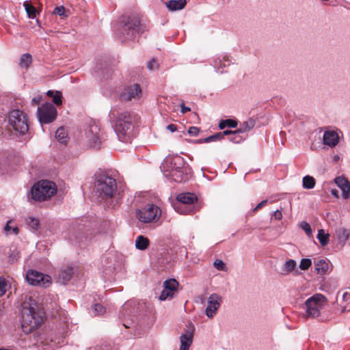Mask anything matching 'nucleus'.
<instances>
[{
	"label": "nucleus",
	"mask_w": 350,
	"mask_h": 350,
	"mask_svg": "<svg viewBox=\"0 0 350 350\" xmlns=\"http://www.w3.org/2000/svg\"><path fill=\"white\" fill-rule=\"evenodd\" d=\"M295 272H296L297 274H299L300 273L297 270Z\"/></svg>",
	"instance_id": "64"
},
{
	"label": "nucleus",
	"mask_w": 350,
	"mask_h": 350,
	"mask_svg": "<svg viewBox=\"0 0 350 350\" xmlns=\"http://www.w3.org/2000/svg\"><path fill=\"white\" fill-rule=\"evenodd\" d=\"M312 265V260L310 258H302L300 264L299 268L301 270L306 271L309 269V267Z\"/></svg>",
	"instance_id": "39"
},
{
	"label": "nucleus",
	"mask_w": 350,
	"mask_h": 350,
	"mask_svg": "<svg viewBox=\"0 0 350 350\" xmlns=\"http://www.w3.org/2000/svg\"><path fill=\"white\" fill-rule=\"evenodd\" d=\"M255 123V120L252 118L247 121H245L240 124V126L237 130V132H238V134L246 133L254 127Z\"/></svg>",
	"instance_id": "24"
},
{
	"label": "nucleus",
	"mask_w": 350,
	"mask_h": 350,
	"mask_svg": "<svg viewBox=\"0 0 350 350\" xmlns=\"http://www.w3.org/2000/svg\"><path fill=\"white\" fill-rule=\"evenodd\" d=\"M174 295V293L172 291H168V289L163 288V290L161 291L159 299L161 301H165L167 299H172Z\"/></svg>",
	"instance_id": "38"
},
{
	"label": "nucleus",
	"mask_w": 350,
	"mask_h": 350,
	"mask_svg": "<svg viewBox=\"0 0 350 350\" xmlns=\"http://www.w3.org/2000/svg\"><path fill=\"white\" fill-rule=\"evenodd\" d=\"M38 117L41 124L53 122L57 118V111L51 103H45L38 107Z\"/></svg>",
	"instance_id": "10"
},
{
	"label": "nucleus",
	"mask_w": 350,
	"mask_h": 350,
	"mask_svg": "<svg viewBox=\"0 0 350 350\" xmlns=\"http://www.w3.org/2000/svg\"><path fill=\"white\" fill-rule=\"evenodd\" d=\"M150 241L147 237L139 235L135 240V247L140 250H146L149 245Z\"/></svg>",
	"instance_id": "26"
},
{
	"label": "nucleus",
	"mask_w": 350,
	"mask_h": 350,
	"mask_svg": "<svg viewBox=\"0 0 350 350\" xmlns=\"http://www.w3.org/2000/svg\"><path fill=\"white\" fill-rule=\"evenodd\" d=\"M42 97L40 96H35L32 98L31 103L33 105H36L40 103Z\"/></svg>",
	"instance_id": "54"
},
{
	"label": "nucleus",
	"mask_w": 350,
	"mask_h": 350,
	"mask_svg": "<svg viewBox=\"0 0 350 350\" xmlns=\"http://www.w3.org/2000/svg\"><path fill=\"white\" fill-rule=\"evenodd\" d=\"M159 66V64H157V61L154 59H152L150 62L148 64V68L150 70H153L157 68Z\"/></svg>",
	"instance_id": "47"
},
{
	"label": "nucleus",
	"mask_w": 350,
	"mask_h": 350,
	"mask_svg": "<svg viewBox=\"0 0 350 350\" xmlns=\"http://www.w3.org/2000/svg\"><path fill=\"white\" fill-rule=\"evenodd\" d=\"M29 284L33 286L47 287L51 284V278L35 270H29L26 274Z\"/></svg>",
	"instance_id": "11"
},
{
	"label": "nucleus",
	"mask_w": 350,
	"mask_h": 350,
	"mask_svg": "<svg viewBox=\"0 0 350 350\" xmlns=\"http://www.w3.org/2000/svg\"><path fill=\"white\" fill-rule=\"evenodd\" d=\"M334 234L338 241V243L340 244L342 247L345 245L346 241L350 237L349 231L342 226L336 228Z\"/></svg>",
	"instance_id": "18"
},
{
	"label": "nucleus",
	"mask_w": 350,
	"mask_h": 350,
	"mask_svg": "<svg viewBox=\"0 0 350 350\" xmlns=\"http://www.w3.org/2000/svg\"><path fill=\"white\" fill-rule=\"evenodd\" d=\"M81 228H79V232L78 234H74L75 239L77 242L81 243L83 242V239L84 237L83 236V232H81Z\"/></svg>",
	"instance_id": "49"
},
{
	"label": "nucleus",
	"mask_w": 350,
	"mask_h": 350,
	"mask_svg": "<svg viewBox=\"0 0 350 350\" xmlns=\"http://www.w3.org/2000/svg\"><path fill=\"white\" fill-rule=\"evenodd\" d=\"M222 61H224L225 62H229L228 57L224 56L222 57V59L221 57H218L214 60L213 66L218 71H219V68H221L222 66H224V67L226 66V64L222 63Z\"/></svg>",
	"instance_id": "36"
},
{
	"label": "nucleus",
	"mask_w": 350,
	"mask_h": 350,
	"mask_svg": "<svg viewBox=\"0 0 350 350\" xmlns=\"http://www.w3.org/2000/svg\"><path fill=\"white\" fill-rule=\"evenodd\" d=\"M85 135L88 143L92 148H100L103 137L100 134V127L96 123H92L90 125Z\"/></svg>",
	"instance_id": "12"
},
{
	"label": "nucleus",
	"mask_w": 350,
	"mask_h": 350,
	"mask_svg": "<svg viewBox=\"0 0 350 350\" xmlns=\"http://www.w3.org/2000/svg\"><path fill=\"white\" fill-rule=\"evenodd\" d=\"M340 137L338 134L333 130L325 131L323 136V142L325 145L331 148L335 147L339 143Z\"/></svg>",
	"instance_id": "16"
},
{
	"label": "nucleus",
	"mask_w": 350,
	"mask_h": 350,
	"mask_svg": "<svg viewBox=\"0 0 350 350\" xmlns=\"http://www.w3.org/2000/svg\"><path fill=\"white\" fill-rule=\"evenodd\" d=\"M74 273L73 267L69 266L66 268L62 269L59 273V280L62 284H66L72 278Z\"/></svg>",
	"instance_id": "21"
},
{
	"label": "nucleus",
	"mask_w": 350,
	"mask_h": 350,
	"mask_svg": "<svg viewBox=\"0 0 350 350\" xmlns=\"http://www.w3.org/2000/svg\"><path fill=\"white\" fill-rule=\"evenodd\" d=\"M186 0H170L166 2V6L171 11L182 10L185 8Z\"/></svg>",
	"instance_id": "22"
},
{
	"label": "nucleus",
	"mask_w": 350,
	"mask_h": 350,
	"mask_svg": "<svg viewBox=\"0 0 350 350\" xmlns=\"http://www.w3.org/2000/svg\"><path fill=\"white\" fill-rule=\"evenodd\" d=\"M178 205H174V208L181 214L193 213L200 210V206L195 204L198 198L194 193H180L176 198Z\"/></svg>",
	"instance_id": "6"
},
{
	"label": "nucleus",
	"mask_w": 350,
	"mask_h": 350,
	"mask_svg": "<svg viewBox=\"0 0 350 350\" xmlns=\"http://www.w3.org/2000/svg\"><path fill=\"white\" fill-rule=\"evenodd\" d=\"M335 183L342 191V196L347 199L350 196V182L343 176H338L334 179Z\"/></svg>",
	"instance_id": "17"
},
{
	"label": "nucleus",
	"mask_w": 350,
	"mask_h": 350,
	"mask_svg": "<svg viewBox=\"0 0 350 350\" xmlns=\"http://www.w3.org/2000/svg\"><path fill=\"white\" fill-rule=\"evenodd\" d=\"M137 119L136 114L129 111L122 112L118 116L113 126L120 141L128 142L131 139Z\"/></svg>",
	"instance_id": "2"
},
{
	"label": "nucleus",
	"mask_w": 350,
	"mask_h": 350,
	"mask_svg": "<svg viewBox=\"0 0 350 350\" xmlns=\"http://www.w3.org/2000/svg\"><path fill=\"white\" fill-rule=\"evenodd\" d=\"M222 302V297L217 293L211 294L207 300V306L205 310L206 315L211 319L217 313Z\"/></svg>",
	"instance_id": "14"
},
{
	"label": "nucleus",
	"mask_w": 350,
	"mask_h": 350,
	"mask_svg": "<svg viewBox=\"0 0 350 350\" xmlns=\"http://www.w3.org/2000/svg\"><path fill=\"white\" fill-rule=\"evenodd\" d=\"M31 55L29 53L23 54L20 58L19 65L21 68L27 69L31 64Z\"/></svg>",
	"instance_id": "32"
},
{
	"label": "nucleus",
	"mask_w": 350,
	"mask_h": 350,
	"mask_svg": "<svg viewBox=\"0 0 350 350\" xmlns=\"http://www.w3.org/2000/svg\"><path fill=\"white\" fill-rule=\"evenodd\" d=\"M196 328L191 322L186 325L184 333L180 336V346L179 350H189L192 342Z\"/></svg>",
	"instance_id": "13"
},
{
	"label": "nucleus",
	"mask_w": 350,
	"mask_h": 350,
	"mask_svg": "<svg viewBox=\"0 0 350 350\" xmlns=\"http://www.w3.org/2000/svg\"><path fill=\"white\" fill-rule=\"evenodd\" d=\"M46 94L48 96L53 98V102L56 105H60L62 103V94L59 91H53V90H49L46 92Z\"/></svg>",
	"instance_id": "28"
},
{
	"label": "nucleus",
	"mask_w": 350,
	"mask_h": 350,
	"mask_svg": "<svg viewBox=\"0 0 350 350\" xmlns=\"http://www.w3.org/2000/svg\"><path fill=\"white\" fill-rule=\"evenodd\" d=\"M315 271L318 274L324 275L329 269V264L326 260L321 259L315 262Z\"/></svg>",
	"instance_id": "23"
},
{
	"label": "nucleus",
	"mask_w": 350,
	"mask_h": 350,
	"mask_svg": "<svg viewBox=\"0 0 350 350\" xmlns=\"http://www.w3.org/2000/svg\"><path fill=\"white\" fill-rule=\"evenodd\" d=\"M9 223H10V221H8L7 224L5 225V226L4 228V230L6 232H9L12 229V228L11 226H10Z\"/></svg>",
	"instance_id": "59"
},
{
	"label": "nucleus",
	"mask_w": 350,
	"mask_h": 350,
	"mask_svg": "<svg viewBox=\"0 0 350 350\" xmlns=\"http://www.w3.org/2000/svg\"><path fill=\"white\" fill-rule=\"evenodd\" d=\"M200 129L196 126H191L188 130V133L191 136H197L199 133Z\"/></svg>",
	"instance_id": "48"
},
{
	"label": "nucleus",
	"mask_w": 350,
	"mask_h": 350,
	"mask_svg": "<svg viewBox=\"0 0 350 350\" xmlns=\"http://www.w3.org/2000/svg\"><path fill=\"white\" fill-rule=\"evenodd\" d=\"M12 230L15 234H18L19 232V229L17 227L12 228Z\"/></svg>",
	"instance_id": "61"
},
{
	"label": "nucleus",
	"mask_w": 350,
	"mask_h": 350,
	"mask_svg": "<svg viewBox=\"0 0 350 350\" xmlns=\"http://www.w3.org/2000/svg\"><path fill=\"white\" fill-rule=\"evenodd\" d=\"M238 124L237 122L232 119L222 120L219 123V128L222 130L226 127L236 128Z\"/></svg>",
	"instance_id": "33"
},
{
	"label": "nucleus",
	"mask_w": 350,
	"mask_h": 350,
	"mask_svg": "<svg viewBox=\"0 0 350 350\" xmlns=\"http://www.w3.org/2000/svg\"><path fill=\"white\" fill-rule=\"evenodd\" d=\"M161 209L153 204H149L144 208L137 211V217L144 223H150L157 221L161 216Z\"/></svg>",
	"instance_id": "9"
},
{
	"label": "nucleus",
	"mask_w": 350,
	"mask_h": 350,
	"mask_svg": "<svg viewBox=\"0 0 350 350\" xmlns=\"http://www.w3.org/2000/svg\"><path fill=\"white\" fill-rule=\"evenodd\" d=\"M190 111H191V109L189 107H186L183 103L180 105V112L183 114H185V113Z\"/></svg>",
	"instance_id": "53"
},
{
	"label": "nucleus",
	"mask_w": 350,
	"mask_h": 350,
	"mask_svg": "<svg viewBox=\"0 0 350 350\" xmlns=\"http://www.w3.org/2000/svg\"><path fill=\"white\" fill-rule=\"evenodd\" d=\"M9 287L8 281L4 278L0 277V297L5 295Z\"/></svg>",
	"instance_id": "37"
},
{
	"label": "nucleus",
	"mask_w": 350,
	"mask_h": 350,
	"mask_svg": "<svg viewBox=\"0 0 350 350\" xmlns=\"http://www.w3.org/2000/svg\"><path fill=\"white\" fill-rule=\"evenodd\" d=\"M43 320V314L28 303H24L21 309V326L23 332L29 334L38 328Z\"/></svg>",
	"instance_id": "3"
},
{
	"label": "nucleus",
	"mask_w": 350,
	"mask_h": 350,
	"mask_svg": "<svg viewBox=\"0 0 350 350\" xmlns=\"http://www.w3.org/2000/svg\"><path fill=\"white\" fill-rule=\"evenodd\" d=\"M124 325L126 327H129V326H128L126 323H124Z\"/></svg>",
	"instance_id": "62"
},
{
	"label": "nucleus",
	"mask_w": 350,
	"mask_h": 350,
	"mask_svg": "<svg viewBox=\"0 0 350 350\" xmlns=\"http://www.w3.org/2000/svg\"><path fill=\"white\" fill-rule=\"evenodd\" d=\"M8 118L9 124L16 132L24 135L28 131L27 121L23 111L18 109L12 110L9 113Z\"/></svg>",
	"instance_id": "8"
},
{
	"label": "nucleus",
	"mask_w": 350,
	"mask_h": 350,
	"mask_svg": "<svg viewBox=\"0 0 350 350\" xmlns=\"http://www.w3.org/2000/svg\"><path fill=\"white\" fill-rule=\"evenodd\" d=\"M340 160V157L338 154H335L332 157V161L334 163H337Z\"/></svg>",
	"instance_id": "57"
},
{
	"label": "nucleus",
	"mask_w": 350,
	"mask_h": 350,
	"mask_svg": "<svg viewBox=\"0 0 350 350\" xmlns=\"http://www.w3.org/2000/svg\"><path fill=\"white\" fill-rule=\"evenodd\" d=\"M272 217L276 220H280L282 217V213L281 211L277 210L273 213Z\"/></svg>",
	"instance_id": "51"
},
{
	"label": "nucleus",
	"mask_w": 350,
	"mask_h": 350,
	"mask_svg": "<svg viewBox=\"0 0 350 350\" xmlns=\"http://www.w3.org/2000/svg\"><path fill=\"white\" fill-rule=\"evenodd\" d=\"M164 174L165 176L170 177L174 181L177 183L185 182L189 178L187 174L183 172V168L177 170L176 171L172 170L169 173Z\"/></svg>",
	"instance_id": "19"
},
{
	"label": "nucleus",
	"mask_w": 350,
	"mask_h": 350,
	"mask_svg": "<svg viewBox=\"0 0 350 350\" xmlns=\"http://www.w3.org/2000/svg\"><path fill=\"white\" fill-rule=\"evenodd\" d=\"M317 239L321 243V246H326L329 241V234L325 233L323 229H319L318 230Z\"/></svg>",
	"instance_id": "29"
},
{
	"label": "nucleus",
	"mask_w": 350,
	"mask_h": 350,
	"mask_svg": "<svg viewBox=\"0 0 350 350\" xmlns=\"http://www.w3.org/2000/svg\"><path fill=\"white\" fill-rule=\"evenodd\" d=\"M57 193L56 185L50 180H42L33 186L31 198L36 201H45Z\"/></svg>",
	"instance_id": "5"
},
{
	"label": "nucleus",
	"mask_w": 350,
	"mask_h": 350,
	"mask_svg": "<svg viewBox=\"0 0 350 350\" xmlns=\"http://www.w3.org/2000/svg\"><path fill=\"white\" fill-rule=\"evenodd\" d=\"M93 310L96 314H103L105 312V308L100 304H96L93 306Z\"/></svg>",
	"instance_id": "43"
},
{
	"label": "nucleus",
	"mask_w": 350,
	"mask_h": 350,
	"mask_svg": "<svg viewBox=\"0 0 350 350\" xmlns=\"http://www.w3.org/2000/svg\"><path fill=\"white\" fill-rule=\"evenodd\" d=\"M184 165L183 159L181 157H176L172 159L170 162L167 164V169L165 171V174L169 173L172 170L176 171L177 170H180L183 168ZM164 168L165 167L164 166Z\"/></svg>",
	"instance_id": "20"
},
{
	"label": "nucleus",
	"mask_w": 350,
	"mask_h": 350,
	"mask_svg": "<svg viewBox=\"0 0 350 350\" xmlns=\"http://www.w3.org/2000/svg\"><path fill=\"white\" fill-rule=\"evenodd\" d=\"M178 282L175 279H169L163 282V288L175 293L177 291Z\"/></svg>",
	"instance_id": "30"
},
{
	"label": "nucleus",
	"mask_w": 350,
	"mask_h": 350,
	"mask_svg": "<svg viewBox=\"0 0 350 350\" xmlns=\"http://www.w3.org/2000/svg\"><path fill=\"white\" fill-rule=\"evenodd\" d=\"M342 297L343 301H347L350 299V293L348 292H345L342 293Z\"/></svg>",
	"instance_id": "56"
},
{
	"label": "nucleus",
	"mask_w": 350,
	"mask_h": 350,
	"mask_svg": "<svg viewBox=\"0 0 350 350\" xmlns=\"http://www.w3.org/2000/svg\"><path fill=\"white\" fill-rule=\"evenodd\" d=\"M228 139L233 143H239L243 140V137L240 134L232 135L228 137Z\"/></svg>",
	"instance_id": "45"
},
{
	"label": "nucleus",
	"mask_w": 350,
	"mask_h": 350,
	"mask_svg": "<svg viewBox=\"0 0 350 350\" xmlns=\"http://www.w3.org/2000/svg\"><path fill=\"white\" fill-rule=\"evenodd\" d=\"M213 265L219 271H226L227 270L226 264L221 260L217 259L214 262Z\"/></svg>",
	"instance_id": "42"
},
{
	"label": "nucleus",
	"mask_w": 350,
	"mask_h": 350,
	"mask_svg": "<svg viewBox=\"0 0 350 350\" xmlns=\"http://www.w3.org/2000/svg\"><path fill=\"white\" fill-rule=\"evenodd\" d=\"M315 179L310 176H306L303 178V187L304 189H310L315 186Z\"/></svg>",
	"instance_id": "35"
},
{
	"label": "nucleus",
	"mask_w": 350,
	"mask_h": 350,
	"mask_svg": "<svg viewBox=\"0 0 350 350\" xmlns=\"http://www.w3.org/2000/svg\"><path fill=\"white\" fill-rule=\"evenodd\" d=\"M300 228H301L306 232V234L310 237L312 234V230L310 226V224L306 221H302L299 224Z\"/></svg>",
	"instance_id": "41"
},
{
	"label": "nucleus",
	"mask_w": 350,
	"mask_h": 350,
	"mask_svg": "<svg viewBox=\"0 0 350 350\" xmlns=\"http://www.w3.org/2000/svg\"><path fill=\"white\" fill-rule=\"evenodd\" d=\"M222 139H221V134L219 133H217L214 135H212L211 136H208L204 139H198L196 141V143H198V144H202V143H209V142H215V141H219Z\"/></svg>",
	"instance_id": "34"
},
{
	"label": "nucleus",
	"mask_w": 350,
	"mask_h": 350,
	"mask_svg": "<svg viewBox=\"0 0 350 350\" xmlns=\"http://www.w3.org/2000/svg\"><path fill=\"white\" fill-rule=\"evenodd\" d=\"M331 193L332 194V196H334L336 198L338 197V191L336 189H332Z\"/></svg>",
	"instance_id": "58"
},
{
	"label": "nucleus",
	"mask_w": 350,
	"mask_h": 350,
	"mask_svg": "<svg viewBox=\"0 0 350 350\" xmlns=\"http://www.w3.org/2000/svg\"><path fill=\"white\" fill-rule=\"evenodd\" d=\"M267 202L268 201L267 200H262L261 202H260L259 204H258L256 205V206L254 208L253 211L256 212L258 209L261 208L262 206H264L265 205H266L267 204Z\"/></svg>",
	"instance_id": "52"
},
{
	"label": "nucleus",
	"mask_w": 350,
	"mask_h": 350,
	"mask_svg": "<svg viewBox=\"0 0 350 350\" xmlns=\"http://www.w3.org/2000/svg\"><path fill=\"white\" fill-rule=\"evenodd\" d=\"M129 307H130V306H129V304H124V305L122 307V311H121V312H123V311H124V310H128V308H129Z\"/></svg>",
	"instance_id": "60"
},
{
	"label": "nucleus",
	"mask_w": 350,
	"mask_h": 350,
	"mask_svg": "<svg viewBox=\"0 0 350 350\" xmlns=\"http://www.w3.org/2000/svg\"><path fill=\"white\" fill-rule=\"evenodd\" d=\"M23 6L25 7V11H26L29 18H36L38 11L33 5H32L27 1H26L23 3Z\"/></svg>",
	"instance_id": "31"
},
{
	"label": "nucleus",
	"mask_w": 350,
	"mask_h": 350,
	"mask_svg": "<svg viewBox=\"0 0 350 350\" xmlns=\"http://www.w3.org/2000/svg\"><path fill=\"white\" fill-rule=\"evenodd\" d=\"M18 258V252H16V251H13L10 255V261L11 262H14L15 260H17V258Z\"/></svg>",
	"instance_id": "50"
},
{
	"label": "nucleus",
	"mask_w": 350,
	"mask_h": 350,
	"mask_svg": "<svg viewBox=\"0 0 350 350\" xmlns=\"http://www.w3.org/2000/svg\"><path fill=\"white\" fill-rule=\"evenodd\" d=\"M95 189L96 192L103 199L111 198L117 190L116 180L107 174L102 173L96 176Z\"/></svg>",
	"instance_id": "4"
},
{
	"label": "nucleus",
	"mask_w": 350,
	"mask_h": 350,
	"mask_svg": "<svg viewBox=\"0 0 350 350\" xmlns=\"http://www.w3.org/2000/svg\"><path fill=\"white\" fill-rule=\"evenodd\" d=\"M325 297L321 294H315L305 301L306 318H317L320 315V311L323 307Z\"/></svg>",
	"instance_id": "7"
},
{
	"label": "nucleus",
	"mask_w": 350,
	"mask_h": 350,
	"mask_svg": "<svg viewBox=\"0 0 350 350\" xmlns=\"http://www.w3.org/2000/svg\"><path fill=\"white\" fill-rule=\"evenodd\" d=\"M55 138L61 144H65L67 142L68 133L64 127L61 126L56 131Z\"/></svg>",
	"instance_id": "25"
},
{
	"label": "nucleus",
	"mask_w": 350,
	"mask_h": 350,
	"mask_svg": "<svg viewBox=\"0 0 350 350\" xmlns=\"http://www.w3.org/2000/svg\"><path fill=\"white\" fill-rule=\"evenodd\" d=\"M146 31L144 25L141 24L136 16H123L115 29L116 38L122 42L136 38L137 36Z\"/></svg>",
	"instance_id": "1"
},
{
	"label": "nucleus",
	"mask_w": 350,
	"mask_h": 350,
	"mask_svg": "<svg viewBox=\"0 0 350 350\" xmlns=\"http://www.w3.org/2000/svg\"><path fill=\"white\" fill-rule=\"evenodd\" d=\"M53 13L59 16H64L65 13V8L63 6L56 7L53 11Z\"/></svg>",
	"instance_id": "46"
},
{
	"label": "nucleus",
	"mask_w": 350,
	"mask_h": 350,
	"mask_svg": "<svg viewBox=\"0 0 350 350\" xmlns=\"http://www.w3.org/2000/svg\"><path fill=\"white\" fill-rule=\"evenodd\" d=\"M220 134H221V139L224 137L225 135H228V137L232 135H236L238 134V132L236 131H230V130H226L223 132H219Z\"/></svg>",
	"instance_id": "44"
},
{
	"label": "nucleus",
	"mask_w": 350,
	"mask_h": 350,
	"mask_svg": "<svg viewBox=\"0 0 350 350\" xmlns=\"http://www.w3.org/2000/svg\"><path fill=\"white\" fill-rule=\"evenodd\" d=\"M345 310H346V309H345V307H344V308L342 310V312L345 311Z\"/></svg>",
	"instance_id": "63"
},
{
	"label": "nucleus",
	"mask_w": 350,
	"mask_h": 350,
	"mask_svg": "<svg viewBox=\"0 0 350 350\" xmlns=\"http://www.w3.org/2000/svg\"><path fill=\"white\" fill-rule=\"evenodd\" d=\"M142 96V89L139 85L133 84L126 86L120 94V99L124 101H130L133 99H139Z\"/></svg>",
	"instance_id": "15"
},
{
	"label": "nucleus",
	"mask_w": 350,
	"mask_h": 350,
	"mask_svg": "<svg viewBox=\"0 0 350 350\" xmlns=\"http://www.w3.org/2000/svg\"><path fill=\"white\" fill-rule=\"evenodd\" d=\"M296 265L297 263L295 260L293 259H289L286 260L282 268V270L283 271L282 274L286 275L292 272L293 270H295Z\"/></svg>",
	"instance_id": "27"
},
{
	"label": "nucleus",
	"mask_w": 350,
	"mask_h": 350,
	"mask_svg": "<svg viewBox=\"0 0 350 350\" xmlns=\"http://www.w3.org/2000/svg\"><path fill=\"white\" fill-rule=\"evenodd\" d=\"M167 129L173 133L177 130V126L174 124H170L167 126Z\"/></svg>",
	"instance_id": "55"
},
{
	"label": "nucleus",
	"mask_w": 350,
	"mask_h": 350,
	"mask_svg": "<svg viewBox=\"0 0 350 350\" xmlns=\"http://www.w3.org/2000/svg\"><path fill=\"white\" fill-rule=\"evenodd\" d=\"M27 223L32 229L37 230L39 226V220L34 217H29L27 219Z\"/></svg>",
	"instance_id": "40"
}]
</instances>
